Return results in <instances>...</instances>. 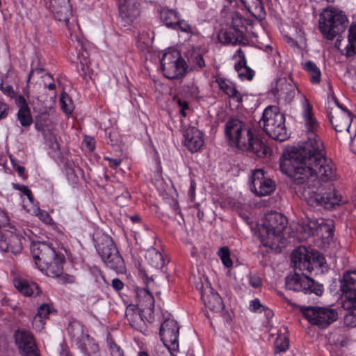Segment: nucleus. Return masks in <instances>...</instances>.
Wrapping results in <instances>:
<instances>
[{
    "label": "nucleus",
    "instance_id": "nucleus-20",
    "mask_svg": "<svg viewBox=\"0 0 356 356\" xmlns=\"http://www.w3.org/2000/svg\"><path fill=\"white\" fill-rule=\"evenodd\" d=\"M65 261V257L62 254L55 253V257L48 262L39 264L38 268L48 276L56 277L60 275L63 271V264Z\"/></svg>",
    "mask_w": 356,
    "mask_h": 356
},
{
    "label": "nucleus",
    "instance_id": "nucleus-5",
    "mask_svg": "<svg viewBox=\"0 0 356 356\" xmlns=\"http://www.w3.org/2000/svg\"><path fill=\"white\" fill-rule=\"evenodd\" d=\"M348 23L346 14L339 8L332 6L323 8L319 15V30L323 37L330 40L343 33Z\"/></svg>",
    "mask_w": 356,
    "mask_h": 356
},
{
    "label": "nucleus",
    "instance_id": "nucleus-25",
    "mask_svg": "<svg viewBox=\"0 0 356 356\" xmlns=\"http://www.w3.org/2000/svg\"><path fill=\"white\" fill-rule=\"evenodd\" d=\"M204 289L201 292L202 300L206 308L211 312H221L224 309L222 298L216 293H213L210 289Z\"/></svg>",
    "mask_w": 356,
    "mask_h": 356
},
{
    "label": "nucleus",
    "instance_id": "nucleus-21",
    "mask_svg": "<svg viewBox=\"0 0 356 356\" xmlns=\"http://www.w3.org/2000/svg\"><path fill=\"white\" fill-rule=\"evenodd\" d=\"M304 318L314 325L325 328L336 321L339 313H302Z\"/></svg>",
    "mask_w": 356,
    "mask_h": 356
},
{
    "label": "nucleus",
    "instance_id": "nucleus-55",
    "mask_svg": "<svg viewBox=\"0 0 356 356\" xmlns=\"http://www.w3.org/2000/svg\"><path fill=\"white\" fill-rule=\"evenodd\" d=\"M10 218L8 213L0 208V228L9 225Z\"/></svg>",
    "mask_w": 356,
    "mask_h": 356
},
{
    "label": "nucleus",
    "instance_id": "nucleus-40",
    "mask_svg": "<svg viewBox=\"0 0 356 356\" xmlns=\"http://www.w3.org/2000/svg\"><path fill=\"white\" fill-rule=\"evenodd\" d=\"M218 255L225 267L229 268L232 266L233 263L230 258L229 250L227 247H221L218 251Z\"/></svg>",
    "mask_w": 356,
    "mask_h": 356
},
{
    "label": "nucleus",
    "instance_id": "nucleus-22",
    "mask_svg": "<svg viewBox=\"0 0 356 356\" xmlns=\"http://www.w3.org/2000/svg\"><path fill=\"white\" fill-rule=\"evenodd\" d=\"M218 41L223 44H243L247 42L245 35L239 30L229 26L222 29L218 35Z\"/></svg>",
    "mask_w": 356,
    "mask_h": 356
},
{
    "label": "nucleus",
    "instance_id": "nucleus-27",
    "mask_svg": "<svg viewBox=\"0 0 356 356\" xmlns=\"http://www.w3.org/2000/svg\"><path fill=\"white\" fill-rule=\"evenodd\" d=\"M219 88L229 98L233 99L237 102H241L243 100L242 95L237 90L234 84L228 81L222 79H218L216 80Z\"/></svg>",
    "mask_w": 356,
    "mask_h": 356
},
{
    "label": "nucleus",
    "instance_id": "nucleus-61",
    "mask_svg": "<svg viewBox=\"0 0 356 356\" xmlns=\"http://www.w3.org/2000/svg\"><path fill=\"white\" fill-rule=\"evenodd\" d=\"M83 144L90 151H92L95 149V140L92 138L86 137L83 140Z\"/></svg>",
    "mask_w": 356,
    "mask_h": 356
},
{
    "label": "nucleus",
    "instance_id": "nucleus-58",
    "mask_svg": "<svg viewBox=\"0 0 356 356\" xmlns=\"http://www.w3.org/2000/svg\"><path fill=\"white\" fill-rule=\"evenodd\" d=\"M79 58L80 60V63L83 65L82 70L86 73L85 66H88L90 63L88 58V53L86 51H83Z\"/></svg>",
    "mask_w": 356,
    "mask_h": 356
},
{
    "label": "nucleus",
    "instance_id": "nucleus-34",
    "mask_svg": "<svg viewBox=\"0 0 356 356\" xmlns=\"http://www.w3.org/2000/svg\"><path fill=\"white\" fill-rule=\"evenodd\" d=\"M303 69L309 74L310 81L314 84L321 82V72L318 67L312 61H307L303 64Z\"/></svg>",
    "mask_w": 356,
    "mask_h": 356
},
{
    "label": "nucleus",
    "instance_id": "nucleus-48",
    "mask_svg": "<svg viewBox=\"0 0 356 356\" xmlns=\"http://www.w3.org/2000/svg\"><path fill=\"white\" fill-rule=\"evenodd\" d=\"M13 188H15V190L19 191L24 195H25L28 197V199L29 200V201L31 202H33L34 199H33L32 192L26 186L20 185L19 184H13Z\"/></svg>",
    "mask_w": 356,
    "mask_h": 356
},
{
    "label": "nucleus",
    "instance_id": "nucleus-62",
    "mask_svg": "<svg viewBox=\"0 0 356 356\" xmlns=\"http://www.w3.org/2000/svg\"><path fill=\"white\" fill-rule=\"evenodd\" d=\"M8 112V106L2 102H0V120L5 118L7 116Z\"/></svg>",
    "mask_w": 356,
    "mask_h": 356
},
{
    "label": "nucleus",
    "instance_id": "nucleus-57",
    "mask_svg": "<svg viewBox=\"0 0 356 356\" xmlns=\"http://www.w3.org/2000/svg\"><path fill=\"white\" fill-rule=\"evenodd\" d=\"M249 284L253 288H259L261 285V282L258 276L250 275L249 277Z\"/></svg>",
    "mask_w": 356,
    "mask_h": 356
},
{
    "label": "nucleus",
    "instance_id": "nucleus-7",
    "mask_svg": "<svg viewBox=\"0 0 356 356\" xmlns=\"http://www.w3.org/2000/svg\"><path fill=\"white\" fill-rule=\"evenodd\" d=\"M259 123L261 125L262 124L264 131L272 138L284 141L288 138L285 116L278 107L269 106L266 108Z\"/></svg>",
    "mask_w": 356,
    "mask_h": 356
},
{
    "label": "nucleus",
    "instance_id": "nucleus-23",
    "mask_svg": "<svg viewBox=\"0 0 356 356\" xmlns=\"http://www.w3.org/2000/svg\"><path fill=\"white\" fill-rule=\"evenodd\" d=\"M184 138L185 145L191 152L199 151L204 145L203 133L194 127L186 129Z\"/></svg>",
    "mask_w": 356,
    "mask_h": 356
},
{
    "label": "nucleus",
    "instance_id": "nucleus-17",
    "mask_svg": "<svg viewBox=\"0 0 356 356\" xmlns=\"http://www.w3.org/2000/svg\"><path fill=\"white\" fill-rule=\"evenodd\" d=\"M296 90L297 88L291 78L280 77L277 80L272 92L286 102H291L295 97Z\"/></svg>",
    "mask_w": 356,
    "mask_h": 356
},
{
    "label": "nucleus",
    "instance_id": "nucleus-18",
    "mask_svg": "<svg viewBox=\"0 0 356 356\" xmlns=\"http://www.w3.org/2000/svg\"><path fill=\"white\" fill-rule=\"evenodd\" d=\"M30 250L38 266L39 264L49 261L52 257H55L56 253V251L51 247L41 242H32Z\"/></svg>",
    "mask_w": 356,
    "mask_h": 356
},
{
    "label": "nucleus",
    "instance_id": "nucleus-64",
    "mask_svg": "<svg viewBox=\"0 0 356 356\" xmlns=\"http://www.w3.org/2000/svg\"><path fill=\"white\" fill-rule=\"evenodd\" d=\"M308 309H311L312 312H334V309H330L327 307H310Z\"/></svg>",
    "mask_w": 356,
    "mask_h": 356
},
{
    "label": "nucleus",
    "instance_id": "nucleus-26",
    "mask_svg": "<svg viewBox=\"0 0 356 356\" xmlns=\"http://www.w3.org/2000/svg\"><path fill=\"white\" fill-rule=\"evenodd\" d=\"M13 284L17 291L25 296H37L41 293V289L37 283L29 282L22 277L15 278Z\"/></svg>",
    "mask_w": 356,
    "mask_h": 356
},
{
    "label": "nucleus",
    "instance_id": "nucleus-11",
    "mask_svg": "<svg viewBox=\"0 0 356 356\" xmlns=\"http://www.w3.org/2000/svg\"><path fill=\"white\" fill-rule=\"evenodd\" d=\"M329 116L337 132H347L351 138L356 136V126L353 124L352 114L346 108L334 109Z\"/></svg>",
    "mask_w": 356,
    "mask_h": 356
},
{
    "label": "nucleus",
    "instance_id": "nucleus-16",
    "mask_svg": "<svg viewBox=\"0 0 356 356\" xmlns=\"http://www.w3.org/2000/svg\"><path fill=\"white\" fill-rule=\"evenodd\" d=\"M48 8L56 20L64 22L70 29L69 19L72 16L70 0H50Z\"/></svg>",
    "mask_w": 356,
    "mask_h": 356
},
{
    "label": "nucleus",
    "instance_id": "nucleus-41",
    "mask_svg": "<svg viewBox=\"0 0 356 356\" xmlns=\"http://www.w3.org/2000/svg\"><path fill=\"white\" fill-rule=\"evenodd\" d=\"M62 110L67 114L71 113L74 110V106L71 98L66 93H63L60 99Z\"/></svg>",
    "mask_w": 356,
    "mask_h": 356
},
{
    "label": "nucleus",
    "instance_id": "nucleus-54",
    "mask_svg": "<svg viewBox=\"0 0 356 356\" xmlns=\"http://www.w3.org/2000/svg\"><path fill=\"white\" fill-rule=\"evenodd\" d=\"M250 309L253 311L259 310L260 312L266 310L265 307L261 304L258 298H255L250 302Z\"/></svg>",
    "mask_w": 356,
    "mask_h": 356
},
{
    "label": "nucleus",
    "instance_id": "nucleus-49",
    "mask_svg": "<svg viewBox=\"0 0 356 356\" xmlns=\"http://www.w3.org/2000/svg\"><path fill=\"white\" fill-rule=\"evenodd\" d=\"M343 322L347 327H356V313H346Z\"/></svg>",
    "mask_w": 356,
    "mask_h": 356
},
{
    "label": "nucleus",
    "instance_id": "nucleus-52",
    "mask_svg": "<svg viewBox=\"0 0 356 356\" xmlns=\"http://www.w3.org/2000/svg\"><path fill=\"white\" fill-rule=\"evenodd\" d=\"M273 316L274 313H265L266 319L262 323V326L268 330H270L273 327V324L271 323Z\"/></svg>",
    "mask_w": 356,
    "mask_h": 356
},
{
    "label": "nucleus",
    "instance_id": "nucleus-9",
    "mask_svg": "<svg viewBox=\"0 0 356 356\" xmlns=\"http://www.w3.org/2000/svg\"><path fill=\"white\" fill-rule=\"evenodd\" d=\"M164 76L169 79L181 77L186 70V63L179 51L172 50L165 52L161 60Z\"/></svg>",
    "mask_w": 356,
    "mask_h": 356
},
{
    "label": "nucleus",
    "instance_id": "nucleus-32",
    "mask_svg": "<svg viewBox=\"0 0 356 356\" xmlns=\"http://www.w3.org/2000/svg\"><path fill=\"white\" fill-rule=\"evenodd\" d=\"M180 17L179 14L172 9L163 8L160 13L161 22L168 28L172 29Z\"/></svg>",
    "mask_w": 356,
    "mask_h": 356
},
{
    "label": "nucleus",
    "instance_id": "nucleus-33",
    "mask_svg": "<svg viewBox=\"0 0 356 356\" xmlns=\"http://www.w3.org/2000/svg\"><path fill=\"white\" fill-rule=\"evenodd\" d=\"M345 49L347 56L356 54V24H352L348 29V44Z\"/></svg>",
    "mask_w": 356,
    "mask_h": 356
},
{
    "label": "nucleus",
    "instance_id": "nucleus-29",
    "mask_svg": "<svg viewBox=\"0 0 356 356\" xmlns=\"http://www.w3.org/2000/svg\"><path fill=\"white\" fill-rule=\"evenodd\" d=\"M250 13L257 19H263L266 12L262 0H240Z\"/></svg>",
    "mask_w": 356,
    "mask_h": 356
},
{
    "label": "nucleus",
    "instance_id": "nucleus-3",
    "mask_svg": "<svg viewBox=\"0 0 356 356\" xmlns=\"http://www.w3.org/2000/svg\"><path fill=\"white\" fill-rule=\"evenodd\" d=\"M325 259L316 250L310 248L300 246L295 249L291 254V261L295 269L302 271L301 274L295 273L286 277V287L289 290L301 291L304 293H314L321 296L323 292V286L306 275L316 268L323 266Z\"/></svg>",
    "mask_w": 356,
    "mask_h": 356
},
{
    "label": "nucleus",
    "instance_id": "nucleus-56",
    "mask_svg": "<svg viewBox=\"0 0 356 356\" xmlns=\"http://www.w3.org/2000/svg\"><path fill=\"white\" fill-rule=\"evenodd\" d=\"M16 104L19 108V110L29 108L28 103L24 97L19 95L16 98Z\"/></svg>",
    "mask_w": 356,
    "mask_h": 356
},
{
    "label": "nucleus",
    "instance_id": "nucleus-12",
    "mask_svg": "<svg viewBox=\"0 0 356 356\" xmlns=\"http://www.w3.org/2000/svg\"><path fill=\"white\" fill-rule=\"evenodd\" d=\"M250 188L257 196H265L275 190V184L271 179L265 176L262 169H256L252 171L250 178Z\"/></svg>",
    "mask_w": 356,
    "mask_h": 356
},
{
    "label": "nucleus",
    "instance_id": "nucleus-10",
    "mask_svg": "<svg viewBox=\"0 0 356 356\" xmlns=\"http://www.w3.org/2000/svg\"><path fill=\"white\" fill-rule=\"evenodd\" d=\"M344 294L341 306L345 310H356V270L346 272L340 281Z\"/></svg>",
    "mask_w": 356,
    "mask_h": 356
},
{
    "label": "nucleus",
    "instance_id": "nucleus-50",
    "mask_svg": "<svg viewBox=\"0 0 356 356\" xmlns=\"http://www.w3.org/2000/svg\"><path fill=\"white\" fill-rule=\"evenodd\" d=\"M50 313H35L33 317V324L37 325L39 323V326L43 327L44 325L45 319L49 317Z\"/></svg>",
    "mask_w": 356,
    "mask_h": 356
},
{
    "label": "nucleus",
    "instance_id": "nucleus-24",
    "mask_svg": "<svg viewBox=\"0 0 356 356\" xmlns=\"http://www.w3.org/2000/svg\"><path fill=\"white\" fill-rule=\"evenodd\" d=\"M234 59L237 60L234 68L237 71L238 76L243 79L252 80L254 76V71L247 66L245 56L241 49H238L233 56Z\"/></svg>",
    "mask_w": 356,
    "mask_h": 356
},
{
    "label": "nucleus",
    "instance_id": "nucleus-46",
    "mask_svg": "<svg viewBox=\"0 0 356 356\" xmlns=\"http://www.w3.org/2000/svg\"><path fill=\"white\" fill-rule=\"evenodd\" d=\"M4 79L5 76H0V90L8 97H13L15 95L13 87L10 84L4 86Z\"/></svg>",
    "mask_w": 356,
    "mask_h": 356
},
{
    "label": "nucleus",
    "instance_id": "nucleus-59",
    "mask_svg": "<svg viewBox=\"0 0 356 356\" xmlns=\"http://www.w3.org/2000/svg\"><path fill=\"white\" fill-rule=\"evenodd\" d=\"M38 312H56V309L52 303H44L39 307Z\"/></svg>",
    "mask_w": 356,
    "mask_h": 356
},
{
    "label": "nucleus",
    "instance_id": "nucleus-36",
    "mask_svg": "<svg viewBox=\"0 0 356 356\" xmlns=\"http://www.w3.org/2000/svg\"><path fill=\"white\" fill-rule=\"evenodd\" d=\"M106 344L111 356H124L123 349L118 345L111 333L106 336Z\"/></svg>",
    "mask_w": 356,
    "mask_h": 356
},
{
    "label": "nucleus",
    "instance_id": "nucleus-43",
    "mask_svg": "<svg viewBox=\"0 0 356 356\" xmlns=\"http://www.w3.org/2000/svg\"><path fill=\"white\" fill-rule=\"evenodd\" d=\"M140 295L144 298V303H142V305H145V308L143 309L153 310L154 300L151 293L148 290L144 289L140 291Z\"/></svg>",
    "mask_w": 356,
    "mask_h": 356
},
{
    "label": "nucleus",
    "instance_id": "nucleus-39",
    "mask_svg": "<svg viewBox=\"0 0 356 356\" xmlns=\"http://www.w3.org/2000/svg\"><path fill=\"white\" fill-rule=\"evenodd\" d=\"M17 118L23 127H29L33 122L30 108L19 110Z\"/></svg>",
    "mask_w": 356,
    "mask_h": 356
},
{
    "label": "nucleus",
    "instance_id": "nucleus-13",
    "mask_svg": "<svg viewBox=\"0 0 356 356\" xmlns=\"http://www.w3.org/2000/svg\"><path fill=\"white\" fill-rule=\"evenodd\" d=\"M15 342L22 356H40L33 334L24 329H18L14 334Z\"/></svg>",
    "mask_w": 356,
    "mask_h": 356
},
{
    "label": "nucleus",
    "instance_id": "nucleus-45",
    "mask_svg": "<svg viewBox=\"0 0 356 356\" xmlns=\"http://www.w3.org/2000/svg\"><path fill=\"white\" fill-rule=\"evenodd\" d=\"M90 272L94 277L95 282L97 283L99 286H102L104 284H108L104 276L102 275V271L98 268H92Z\"/></svg>",
    "mask_w": 356,
    "mask_h": 356
},
{
    "label": "nucleus",
    "instance_id": "nucleus-6",
    "mask_svg": "<svg viewBox=\"0 0 356 356\" xmlns=\"http://www.w3.org/2000/svg\"><path fill=\"white\" fill-rule=\"evenodd\" d=\"M95 248L104 263L118 273L125 270L123 258L120 256L112 238L104 233L97 232L95 237Z\"/></svg>",
    "mask_w": 356,
    "mask_h": 356
},
{
    "label": "nucleus",
    "instance_id": "nucleus-42",
    "mask_svg": "<svg viewBox=\"0 0 356 356\" xmlns=\"http://www.w3.org/2000/svg\"><path fill=\"white\" fill-rule=\"evenodd\" d=\"M172 29L180 31L188 34H193L195 33V29L186 21L181 20L180 17Z\"/></svg>",
    "mask_w": 356,
    "mask_h": 356
},
{
    "label": "nucleus",
    "instance_id": "nucleus-60",
    "mask_svg": "<svg viewBox=\"0 0 356 356\" xmlns=\"http://www.w3.org/2000/svg\"><path fill=\"white\" fill-rule=\"evenodd\" d=\"M111 285H112V287L115 291H118L122 290L124 286L122 281L118 278L113 279L111 282Z\"/></svg>",
    "mask_w": 356,
    "mask_h": 356
},
{
    "label": "nucleus",
    "instance_id": "nucleus-53",
    "mask_svg": "<svg viewBox=\"0 0 356 356\" xmlns=\"http://www.w3.org/2000/svg\"><path fill=\"white\" fill-rule=\"evenodd\" d=\"M35 215L43 222L49 223L51 220L47 212L38 208L35 210Z\"/></svg>",
    "mask_w": 356,
    "mask_h": 356
},
{
    "label": "nucleus",
    "instance_id": "nucleus-4",
    "mask_svg": "<svg viewBox=\"0 0 356 356\" xmlns=\"http://www.w3.org/2000/svg\"><path fill=\"white\" fill-rule=\"evenodd\" d=\"M225 133L230 145L258 157L270 155L271 149L240 120L232 118L225 125Z\"/></svg>",
    "mask_w": 356,
    "mask_h": 356
},
{
    "label": "nucleus",
    "instance_id": "nucleus-31",
    "mask_svg": "<svg viewBox=\"0 0 356 356\" xmlns=\"http://www.w3.org/2000/svg\"><path fill=\"white\" fill-rule=\"evenodd\" d=\"M163 313H125L129 318H138L140 321H147L150 324L160 325L162 323Z\"/></svg>",
    "mask_w": 356,
    "mask_h": 356
},
{
    "label": "nucleus",
    "instance_id": "nucleus-1",
    "mask_svg": "<svg viewBox=\"0 0 356 356\" xmlns=\"http://www.w3.org/2000/svg\"><path fill=\"white\" fill-rule=\"evenodd\" d=\"M280 161L281 171L288 175L295 184H306L302 196L309 204L321 205L330 209L340 203L341 197L330 184L336 178L334 170H332V176L324 177L321 175L323 172H319L316 163H309L304 159L293 157L286 152L284 153Z\"/></svg>",
    "mask_w": 356,
    "mask_h": 356
},
{
    "label": "nucleus",
    "instance_id": "nucleus-38",
    "mask_svg": "<svg viewBox=\"0 0 356 356\" xmlns=\"http://www.w3.org/2000/svg\"><path fill=\"white\" fill-rule=\"evenodd\" d=\"M247 21L240 14L235 13L232 16V24L231 27L234 28L236 30H239L245 34V24Z\"/></svg>",
    "mask_w": 356,
    "mask_h": 356
},
{
    "label": "nucleus",
    "instance_id": "nucleus-2",
    "mask_svg": "<svg viewBox=\"0 0 356 356\" xmlns=\"http://www.w3.org/2000/svg\"><path fill=\"white\" fill-rule=\"evenodd\" d=\"M302 116L307 140L286 152L293 157L304 159L309 163H316L319 172H323L321 170H323V174L321 175L324 177L332 176V170L336 171V169L331 160L325 156L323 143L316 134L319 124L314 116L313 107L305 96H303Z\"/></svg>",
    "mask_w": 356,
    "mask_h": 356
},
{
    "label": "nucleus",
    "instance_id": "nucleus-14",
    "mask_svg": "<svg viewBox=\"0 0 356 356\" xmlns=\"http://www.w3.org/2000/svg\"><path fill=\"white\" fill-rule=\"evenodd\" d=\"M159 334L163 344L175 350H179V326L177 321L166 318L161 324Z\"/></svg>",
    "mask_w": 356,
    "mask_h": 356
},
{
    "label": "nucleus",
    "instance_id": "nucleus-37",
    "mask_svg": "<svg viewBox=\"0 0 356 356\" xmlns=\"http://www.w3.org/2000/svg\"><path fill=\"white\" fill-rule=\"evenodd\" d=\"M200 90L195 81H191L183 86L181 93L186 97H197Z\"/></svg>",
    "mask_w": 356,
    "mask_h": 356
},
{
    "label": "nucleus",
    "instance_id": "nucleus-63",
    "mask_svg": "<svg viewBox=\"0 0 356 356\" xmlns=\"http://www.w3.org/2000/svg\"><path fill=\"white\" fill-rule=\"evenodd\" d=\"M177 104L181 108V113L182 115L186 116V114L185 113V110L188 108V102L185 100H181V99H179L177 100Z\"/></svg>",
    "mask_w": 356,
    "mask_h": 356
},
{
    "label": "nucleus",
    "instance_id": "nucleus-30",
    "mask_svg": "<svg viewBox=\"0 0 356 356\" xmlns=\"http://www.w3.org/2000/svg\"><path fill=\"white\" fill-rule=\"evenodd\" d=\"M186 58L191 68L194 70H200L205 66L204 60L197 48H192L186 53Z\"/></svg>",
    "mask_w": 356,
    "mask_h": 356
},
{
    "label": "nucleus",
    "instance_id": "nucleus-47",
    "mask_svg": "<svg viewBox=\"0 0 356 356\" xmlns=\"http://www.w3.org/2000/svg\"><path fill=\"white\" fill-rule=\"evenodd\" d=\"M172 351L175 350L170 348V346L167 344H163L156 347L154 356H173Z\"/></svg>",
    "mask_w": 356,
    "mask_h": 356
},
{
    "label": "nucleus",
    "instance_id": "nucleus-44",
    "mask_svg": "<svg viewBox=\"0 0 356 356\" xmlns=\"http://www.w3.org/2000/svg\"><path fill=\"white\" fill-rule=\"evenodd\" d=\"M309 226L312 229L323 231L325 230L329 232V235L332 233V229L330 225L324 222L323 219L312 220L309 222Z\"/></svg>",
    "mask_w": 356,
    "mask_h": 356
},
{
    "label": "nucleus",
    "instance_id": "nucleus-51",
    "mask_svg": "<svg viewBox=\"0 0 356 356\" xmlns=\"http://www.w3.org/2000/svg\"><path fill=\"white\" fill-rule=\"evenodd\" d=\"M56 277L58 279V282L63 284H73L76 281L74 276L66 273H63V272Z\"/></svg>",
    "mask_w": 356,
    "mask_h": 356
},
{
    "label": "nucleus",
    "instance_id": "nucleus-28",
    "mask_svg": "<svg viewBox=\"0 0 356 356\" xmlns=\"http://www.w3.org/2000/svg\"><path fill=\"white\" fill-rule=\"evenodd\" d=\"M289 348V330L286 327L283 326L277 332V337L274 343L275 354L286 352Z\"/></svg>",
    "mask_w": 356,
    "mask_h": 356
},
{
    "label": "nucleus",
    "instance_id": "nucleus-19",
    "mask_svg": "<svg viewBox=\"0 0 356 356\" xmlns=\"http://www.w3.org/2000/svg\"><path fill=\"white\" fill-rule=\"evenodd\" d=\"M0 250L14 254L19 253L22 250V238L11 232L2 234L0 238Z\"/></svg>",
    "mask_w": 356,
    "mask_h": 356
},
{
    "label": "nucleus",
    "instance_id": "nucleus-15",
    "mask_svg": "<svg viewBox=\"0 0 356 356\" xmlns=\"http://www.w3.org/2000/svg\"><path fill=\"white\" fill-rule=\"evenodd\" d=\"M140 0H120L119 3V23L121 26H129L139 16Z\"/></svg>",
    "mask_w": 356,
    "mask_h": 356
},
{
    "label": "nucleus",
    "instance_id": "nucleus-35",
    "mask_svg": "<svg viewBox=\"0 0 356 356\" xmlns=\"http://www.w3.org/2000/svg\"><path fill=\"white\" fill-rule=\"evenodd\" d=\"M146 259L150 265L156 268H162L164 265V259L162 254L154 249L147 252Z\"/></svg>",
    "mask_w": 356,
    "mask_h": 356
},
{
    "label": "nucleus",
    "instance_id": "nucleus-8",
    "mask_svg": "<svg viewBox=\"0 0 356 356\" xmlns=\"http://www.w3.org/2000/svg\"><path fill=\"white\" fill-rule=\"evenodd\" d=\"M287 225L286 218L278 212H270L265 215L263 222V232H266L267 241L264 245H273L278 241L281 234Z\"/></svg>",
    "mask_w": 356,
    "mask_h": 356
}]
</instances>
